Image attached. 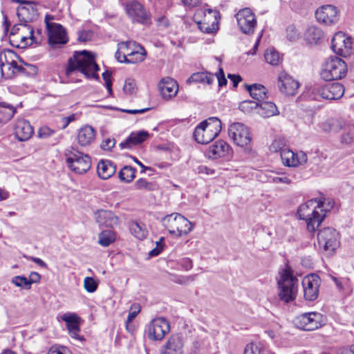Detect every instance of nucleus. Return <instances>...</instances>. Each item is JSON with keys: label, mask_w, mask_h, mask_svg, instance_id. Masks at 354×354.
I'll use <instances>...</instances> for the list:
<instances>
[{"label": "nucleus", "mask_w": 354, "mask_h": 354, "mask_svg": "<svg viewBox=\"0 0 354 354\" xmlns=\"http://www.w3.org/2000/svg\"><path fill=\"white\" fill-rule=\"evenodd\" d=\"M36 10L31 6L28 7L22 6L17 9V16L21 24H15L11 29L10 34V41L12 45L14 41L20 40L21 44H26L27 39L37 42L36 37L34 36L33 28L27 25L26 23L32 21L36 15Z\"/></svg>", "instance_id": "f257e3e1"}, {"label": "nucleus", "mask_w": 354, "mask_h": 354, "mask_svg": "<svg viewBox=\"0 0 354 354\" xmlns=\"http://www.w3.org/2000/svg\"><path fill=\"white\" fill-rule=\"evenodd\" d=\"M75 71H79L88 79H99L97 73L99 66L95 61L94 56L86 50L76 51L73 57L68 59L66 69V75L71 77L72 73Z\"/></svg>", "instance_id": "f03ea898"}, {"label": "nucleus", "mask_w": 354, "mask_h": 354, "mask_svg": "<svg viewBox=\"0 0 354 354\" xmlns=\"http://www.w3.org/2000/svg\"><path fill=\"white\" fill-rule=\"evenodd\" d=\"M328 210L325 207L324 201L312 199L299 206L297 214L300 219L306 221L307 230L314 232L324 221Z\"/></svg>", "instance_id": "7ed1b4c3"}, {"label": "nucleus", "mask_w": 354, "mask_h": 354, "mask_svg": "<svg viewBox=\"0 0 354 354\" xmlns=\"http://www.w3.org/2000/svg\"><path fill=\"white\" fill-rule=\"evenodd\" d=\"M221 129V121L216 117H211L196 127L194 138L198 143L208 144L219 135Z\"/></svg>", "instance_id": "20e7f679"}, {"label": "nucleus", "mask_w": 354, "mask_h": 354, "mask_svg": "<svg viewBox=\"0 0 354 354\" xmlns=\"http://www.w3.org/2000/svg\"><path fill=\"white\" fill-rule=\"evenodd\" d=\"M219 12L210 8L198 9L194 15V20L198 28L205 33L216 32L218 29Z\"/></svg>", "instance_id": "39448f33"}, {"label": "nucleus", "mask_w": 354, "mask_h": 354, "mask_svg": "<svg viewBox=\"0 0 354 354\" xmlns=\"http://www.w3.org/2000/svg\"><path fill=\"white\" fill-rule=\"evenodd\" d=\"M281 300L288 303L295 299L299 286L298 279L294 277L290 270L286 269L278 281Z\"/></svg>", "instance_id": "423d86ee"}, {"label": "nucleus", "mask_w": 354, "mask_h": 354, "mask_svg": "<svg viewBox=\"0 0 354 354\" xmlns=\"http://www.w3.org/2000/svg\"><path fill=\"white\" fill-rule=\"evenodd\" d=\"M162 223L169 234L178 236L187 235L193 228L192 223L178 213H173L165 216L162 219Z\"/></svg>", "instance_id": "0eeeda50"}, {"label": "nucleus", "mask_w": 354, "mask_h": 354, "mask_svg": "<svg viewBox=\"0 0 354 354\" xmlns=\"http://www.w3.org/2000/svg\"><path fill=\"white\" fill-rule=\"evenodd\" d=\"M347 73V65L341 58L331 57L327 59L320 72L321 77L325 81L339 80Z\"/></svg>", "instance_id": "6e6552de"}, {"label": "nucleus", "mask_w": 354, "mask_h": 354, "mask_svg": "<svg viewBox=\"0 0 354 354\" xmlns=\"http://www.w3.org/2000/svg\"><path fill=\"white\" fill-rule=\"evenodd\" d=\"M68 168L73 172L82 174L86 173L91 166V157L74 148L66 149L64 153Z\"/></svg>", "instance_id": "1a4fd4ad"}, {"label": "nucleus", "mask_w": 354, "mask_h": 354, "mask_svg": "<svg viewBox=\"0 0 354 354\" xmlns=\"http://www.w3.org/2000/svg\"><path fill=\"white\" fill-rule=\"evenodd\" d=\"M340 235L333 227H326L320 229L317 233V241L319 248L329 254L333 253L340 244Z\"/></svg>", "instance_id": "9d476101"}, {"label": "nucleus", "mask_w": 354, "mask_h": 354, "mask_svg": "<svg viewBox=\"0 0 354 354\" xmlns=\"http://www.w3.org/2000/svg\"><path fill=\"white\" fill-rule=\"evenodd\" d=\"M228 135L234 143L241 147L248 148L252 142L249 129L241 122H234L230 124L228 128Z\"/></svg>", "instance_id": "9b49d317"}, {"label": "nucleus", "mask_w": 354, "mask_h": 354, "mask_svg": "<svg viewBox=\"0 0 354 354\" xmlns=\"http://www.w3.org/2000/svg\"><path fill=\"white\" fill-rule=\"evenodd\" d=\"M323 315L317 312L302 313L294 319L295 325L304 330H314L320 328L324 323Z\"/></svg>", "instance_id": "f8f14e48"}, {"label": "nucleus", "mask_w": 354, "mask_h": 354, "mask_svg": "<svg viewBox=\"0 0 354 354\" xmlns=\"http://www.w3.org/2000/svg\"><path fill=\"white\" fill-rule=\"evenodd\" d=\"M125 11L133 22L143 25H149L151 23L150 12L137 1L127 2L125 5Z\"/></svg>", "instance_id": "ddd939ff"}, {"label": "nucleus", "mask_w": 354, "mask_h": 354, "mask_svg": "<svg viewBox=\"0 0 354 354\" xmlns=\"http://www.w3.org/2000/svg\"><path fill=\"white\" fill-rule=\"evenodd\" d=\"M353 43L351 37L342 32H336L332 39V49L337 55L347 57L351 55Z\"/></svg>", "instance_id": "4468645a"}, {"label": "nucleus", "mask_w": 354, "mask_h": 354, "mask_svg": "<svg viewBox=\"0 0 354 354\" xmlns=\"http://www.w3.org/2000/svg\"><path fill=\"white\" fill-rule=\"evenodd\" d=\"M238 26L240 30L246 35L254 32L257 26V20L254 14L249 8L240 10L235 15Z\"/></svg>", "instance_id": "2eb2a0df"}, {"label": "nucleus", "mask_w": 354, "mask_h": 354, "mask_svg": "<svg viewBox=\"0 0 354 354\" xmlns=\"http://www.w3.org/2000/svg\"><path fill=\"white\" fill-rule=\"evenodd\" d=\"M170 330L169 322L163 317L153 319L147 327L148 337L150 339L161 340Z\"/></svg>", "instance_id": "dca6fc26"}, {"label": "nucleus", "mask_w": 354, "mask_h": 354, "mask_svg": "<svg viewBox=\"0 0 354 354\" xmlns=\"http://www.w3.org/2000/svg\"><path fill=\"white\" fill-rule=\"evenodd\" d=\"M320 278L316 274H309L304 277L302 286L304 299L307 301H314L319 296Z\"/></svg>", "instance_id": "f3484780"}, {"label": "nucleus", "mask_w": 354, "mask_h": 354, "mask_svg": "<svg viewBox=\"0 0 354 354\" xmlns=\"http://www.w3.org/2000/svg\"><path fill=\"white\" fill-rule=\"evenodd\" d=\"M315 90L322 98L329 100H339L344 93V87L339 82L326 84Z\"/></svg>", "instance_id": "a211bd4d"}, {"label": "nucleus", "mask_w": 354, "mask_h": 354, "mask_svg": "<svg viewBox=\"0 0 354 354\" xmlns=\"http://www.w3.org/2000/svg\"><path fill=\"white\" fill-rule=\"evenodd\" d=\"M317 20L326 25H332L339 19L337 8L331 5H326L318 8L315 12Z\"/></svg>", "instance_id": "6ab92c4d"}, {"label": "nucleus", "mask_w": 354, "mask_h": 354, "mask_svg": "<svg viewBox=\"0 0 354 354\" xmlns=\"http://www.w3.org/2000/svg\"><path fill=\"white\" fill-rule=\"evenodd\" d=\"M299 86V82L285 72H281L278 76V87L281 93L286 95H294Z\"/></svg>", "instance_id": "aec40b11"}, {"label": "nucleus", "mask_w": 354, "mask_h": 354, "mask_svg": "<svg viewBox=\"0 0 354 354\" xmlns=\"http://www.w3.org/2000/svg\"><path fill=\"white\" fill-rule=\"evenodd\" d=\"M48 43L53 48H57L66 44L68 41L66 30L60 25H54L47 30Z\"/></svg>", "instance_id": "412c9836"}, {"label": "nucleus", "mask_w": 354, "mask_h": 354, "mask_svg": "<svg viewBox=\"0 0 354 354\" xmlns=\"http://www.w3.org/2000/svg\"><path fill=\"white\" fill-rule=\"evenodd\" d=\"M281 158L285 165L288 167H297L299 165L306 162L307 155L303 151L295 153L287 148L282 150Z\"/></svg>", "instance_id": "4be33fe9"}, {"label": "nucleus", "mask_w": 354, "mask_h": 354, "mask_svg": "<svg viewBox=\"0 0 354 354\" xmlns=\"http://www.w3.org/2000/svg\"><path fill=\"white\" fill-rule=\"evenodd\" d=\"M208 156L213 159L230 156L232 150L230 146L224 140H220L209 147Z\"/></svg>", "instance_id": "5701e85b"}, {"label": "nucleus", "mask_w": 354, "mask_h": 354, "mask_svg": "<svg viewBox=\"0 0 354 354\" xmlns=\"http://www.w3.org/2000/svg\"><path fill=\"white\" fill-rule=\"evenodd\" d=\"M159 88L161 95L165 100H170L175 97L178 93V85L171 77L163 78L159 83Z\"/></svg>", "instance_id": "b1692460"}, {"label": "nucleus", "mask_w": 354, "mask_h": 354, "mask_svg": "<svg viewBox=\"0 0 354 354\" xmlns=\"http://www.w3.org/2000/svg\"><path fill=\"white\" fill-rule=\"evenodd\" d=\"M33 133V127L28 120H17L15 127V136L18 140L26 141L32 137Z\"/></svg>", "instance_id": "393cba45"}, {"label": "nucleus", "mask_w": 354, "mask_h": 354, "mask_svg": "<svg viewBox=\"0 0 354 354\" xmlns=\"http://www.w3.org/2000/svg\"><path fill=\"white\" fill-rule=\"evenodd\" d=\"M162 354H183V341L181 335H172L165 344Z\"/></svg>", "instance_id": "a878e982"}, {"label": "nucleus", "mask_w": 354, "mask_h": 354, "mask_svg": "<svg viewBox=\"0 0 354 354\" xmlns=\"http://www.w3.org/2000/svg\"><path fill=\"white\" fill-rule=\"evenodd\" d=\"M95 218L100 226L113 227L118 223V218L109 210L100 209L95 213Z\"/></svg>", "instance_id": "bb28decb"}, {"label": "nucleus", "mask_w": 354, "mask_h": 354, "mask_svg": "<svg viewBox=\"0 0 354 354\" xmlns=\"http://www.w3.org/2000/svg\"><path fill=\"white\" fill-rule=\"evenodd\" d=\"M149 137V133L144 130L132 132L124 142L120 144L122 149H131L140 145Z\"/></svg>", "instance_id": "cd10ccee"}, {"label": "nucleus", "mask_w": 354, "mask_h": 354, "mask_svg": "<svg viewBox=\"0 0 354 354\" xmlns=\"http://www.w3.org/2000/svg\"><path fill=\"white\" fill-rule=\"evenodd\" d=\"M95 130L91 126L81 127L77 133V142L82 147L88 146L95 140Z\"/></svg>", "instance_id": "c85d7f7f"}, {"label": "nucleus", "mask_w": 354, "mask_h": 354, "mask_svg": "<svg viewBox=\"0 0 354 354\" xmlns=\"http://www.w3.org/2000/svg\"><path fill=\"white\" fill-rule=\"evenodd\" d=\"M97 174L102 179L111 178L116 171V166L109 160H101L97 167Z\"/></svg>", "instance_id": "c756f323"}, {"label": "nucleus", "mask_w": 354, "mask_h": 354, "mask_svg": "<svg viewBox=\"0 0 354 354\" xmlns=\"http://www.w3.org/2000/svg\"><path fill=\"white\" fill-rule=\"evenodd\" d=\"M37 137L40 139L53 138L51 145H55L63 138V135L62 133H57L55 130L45 125L38 129Z\"/></svg>", "instance_id": "7c9ffc66"}, {"label": "nucleus", "mask_w": 354, "mask_h": 354, "mask_svg": "<svg viewBox=\"0 0 354 354\" xmlns=\"http://www.w3.org/2000/svg\"><path fill=\"white\" fill-rule=\"evenodd\" d=\"M323 37L322 30L315 26H309L304 32L305 40L310 44H317Z\"/></svg>", "instance_id": "2f4dec72"}, {"label": "nucleus", "mask_w": 354, "mask_h": 354, "mask_svg": "<svg viewBox=\"0 0 354 354\" xmlns=\"http://www.w3.org/2000/svg\"><path fill=\"white\" fill-rule=\"evenodd\" d=\"M214 81V76L212 73L205 72H197L193 73L187 80L188 84L192 82H198L203 84H212Z\"/></svg>", "instance_id": "473e14b6"}, {"label": "nucleus", "mask_w": 354, "mask_h": 354, "mask_svg": "<svg viewBox=\"0 0 354 354\" xmlns=\"http://www.w3.org/2000/svg\"><path fill=\"white\" fill-rule=\"evenodd\" d=\"M258 113L264 118H269L277 115L279 111L274 103L265 101L259 104Z\"/></svg>", "instance_id": "72a5a7b5"}, {"label": "nucleus", "mask_w": 354, "mask_h": 354, "mask_svg": "<svg viewBox=\"0 0 354 354\" xmlns=\"http://www.w3.org/2000/svg\"><path fill=\"white\" fill-rule=\"evenodd\" d=\"M62 319L66 322L68 331L80 330L81 318L75 313H67L62 316Z\"/></svg>", "instance_id": "f704fd0d"}, {"label": "nucleus", "mask_w": 354, "mask_h": 354, "mask_svg": "<svg viewBox=\"0 0 354 354\" xmlns=\"http://www.w3.org/2000/svg\"><path fill=\"white\" fill-rule=\"evenodd\" d=\"M247 90L250 96L257 101H261L266 99L267 90L266 87L259 84H254L247 86Z\"/></svg>", "instance_id": "c9c22d12"}, {"label": "nucleus", "mask_w": 354, "mask_h": 354, "mask_svg": "<svg viewBox=\"0 0 354 354\" xmlns=\"http://www.w3.org/2000/svg\"><path fill=\"white\" fill-rule=\"evenodd\" d=\"M131 233L138 239L143 240L148 234L146 225L141 223L131 222L129 225Z\"/></svg>", "instance_id": "e433bc0d"}, {"label": "nucleus", "mask_w": 354, "mask_h": 354, "mask_svg": "<svg viewBox=\"0 0 354 354\" xmlns=\"http://www.w3.org/2000/svg\"><path fill=\"white\" fill-rule=\"evenodd\" d=\"M135 48V50L131 51V55H130L129 59L124 60V63L136 64L145 59L146 51L144 48L137 44Z\"/></svg>", "instance_id": "4c0bfd02"}, {"label": "nucleus", "mask_w": 354, "mask_h": 354, "mask_svg": "<svg viewBox=\"0 0 354 354\" xmlns=\"http://www.w3.org/2000/svg\"><path fill=\"white\" fill-rule=\"evenodd\" d=\"M344 122L340 119H330L322 124V129L324 132L337 131L342 129Z\"/></svg>", "instance_id": "58836bf2"}, {"label": "nucleus", "mask_w": 354, "mask_h": 354, "mask_svg": "<svg viewBox=\"0 0 354 354\" xmlns=\"http://www.w3.org/2000/svg\"><path fill=\"white\" fill-rule=\"evenodd\" d=\"M0 68L2 76L5 78H11L15 75H19L20 64L15 62L12 64L1 66Z\"/></svg>", "instance_id": "ea45409f"}, {"label": "nucleus", "mask_w": 354, "mask_h": 354, "mask_svg": "<svg viewBox=\"0 0 354 354\" xmlns=\"http://www.w3.org/2000/svg\"><path fill=\"white\" fill-rule=\"evenodd\" d=\"M15 109L11 105L0 103V123L10 120L15 113Z\"/></svg>", "instance_id": "a19ab883"}, {"label": "nucleus", "mask_w": 354, "mask_h": 354, "mask_svg": "<svg viewBox=\"0 0 354 354\" xmlns=\"http://www.w3.org/2000/svg\"><path fill=\"white\" fill-rule=\"evenodd\" d=\"M244 354H268V352L262 343L252 342L245 346Z\"/></svg>", "instance_id": "79ce46f5"}, {"label": "nucleus", "mask_w": 354, "mask_h": 354, "mask_svg": "<svg viewBox=\"0 0 354 354\" xmlns=\"http://www.w3.org/2000/svg\"><path fill=\"white\" fill-rule=\"evenodd\" d=\"M18 55L12 50L3 49L0 52V66L17 62Z\"/></svg>", "instance_id": "37998d69"}, {"label": "nucleus", "mask_w": 354, "mask_h": 354, "mask_svg": "<svg viewBox=\"0 0 354 354\" xmlns=\"http://www.w3.org/2000/svg\"><path fill=\"white\" fill-rule=\"evenodd\" d=\"M264 57L266 62L272 66H277L282 62L281 56L274 48L267 49Z\"/></svg>", "instance_id": "c03bdc74"}, {"label": "nucleus", "mask_w": 354, "mask_h": 354, "mask_svg": "<svg viewBox=\"0 0 354 354\" xmlns=\"http://www.w3.org/2000/svg\"><path fill=\"white\" fill-rule=\"evenodd\" d=\"M115 240V234L112 230H104L98 236V243L103 247H107Z\"/></svg>", "instance_id": "a18cd8bd"}, {"label": "nucleus", "mask_w": 354, "mask_h": 354, "mask_svg": "<svg viewBox=\"0 0 354 354\" xmlns=\"http://www.w3.org/2000/svg\"><path fill=\"white\" fill-rule=\"evenodd\" d=\"M136 171V169L131 166H124L119 171L118 176L122 181L130 183L135 178Z\"/></svg>", "instance_id": "49530a36"}, {"label": "nucleus", "mask_w": 354, "mask_h": 354, "mask_svg": "<svg viewBox=\"0 0 354 354\" xmlns=\"http://www.w3.org/2000/svg\"><path fill=\"white\" fill-rule=\"evenodd\" d=\"M137 43L132 41H122L118 44L120 46V50L122 53V61L124 62V60L129 59L130 55H131V51L135 50V47L136 46Z\"/></svg>", "instance_id": "de8ad7c7"}, {"label": "nucleus", "mask_w": 354, "mask_h": 354, "mask_svg": "<svg viewBox=\"0 0 354 354\" xmlns=\"http://www.w3.org/2000/svg\"><path fill=\"white\" fill-rule=\"evenodd\" d=\"M259 103L252 100L242 101L239 106V109L245 113H250L254 109H258Z\"/></svg>", "instance_id": "09e8293b"}, {"label": "nucleus", "mask_w": 354, "mask_h": 354, "mask_svg": "<svg viewBox=\"0 0 354 354\" xmlns=\"http://www.w3.org/2000/svg\"><path fill=\"white\" fill-rule=\"evenodd\" d=\"M37 73V68L32 64H25L21 62L20 64L19 74L28 76H33Z\"/></svg>", "instance_id": "8fccbe9b"}, {"label": "nucleus", "mask_w": 354, "mask_h": 354, "mask_svg": "<svg viewBox=\"0 0 354 354\" xmlns=\"http://www.w3.org/2000/svg\"><path fill=\"white\" fill-rule=\"evenodd\" d=\"M11 281L17 287L23 288L27 290H29L31 286L28 279L24 276H15L12 279Z\"/></svg>", "instance_id": "3c124183"}, {"label": "nucleus", "mask_w": 354, "mask_h": 354, "mask_svg": "<svg viewBox=\"0 0 354 354\" xmlns=\"http://www.w3.org/2000/svg\"><path fill=\"white\" fill-rule=\"evenodd\" d=\"M141 307L139 304H133L129 310V313L127 319V329L129 330V324L131 322L138 314L140 312Z\"/></svg>", "instance_id": "603ef678"}, {"label": "nucleus", "mask_w": 354, "mask_h": 354, "mask_svg": "<svg viewBox=\"0 0 354 354\" xmlns=\"http://www.w3.org/2000/svg\"><path fill=\"white\" fill-rule=\"evenodd\" d=\"M98 287V283L91 277H86L84 279V288L88 292H94Z\"/></svg>", "instance_id": "864d4df0"}, {"label": "nucleus", "mask_w": 354, "mask_h": 354, "mask_svg": "<svg viewBox=\"0 0 354 354\" xmlns=\"http://www.w3.org/2000/svg\"><path fill=\"white\" fill-rule=\"evenodd\" d=\"M285 149L287 148L286 147L284 140L280 138L275 139L270 146V150L273 153H277L280 151L281 153L282 150Z\"/></svg>", "instance_id": "5fc2aeb1"}, {"label": "nucleus", "mask_w": 354, "mask_h": 354, "mask_svg": "<svg viewBox=\"0 0 354 354\" xmlns=\"http://www.w3.org/2000/svg\"><path fill=\"white\" fill-rule=\"evenodd\" d=\"M299 37V32L293 25L289 26L286 28V37L290 41H296Z\"/></svg>", "instance_id": "6e6d98bb"}, {"label": "nucleus", "mask_w": 354, "mask_h": 354, "mask_svg": "<svg viewBox=\"0 0 354 354\" xmlns=\"http://www.w3.org/2000/svg\"><path fill=\"white\" fill-rule=\"evenodd\" d=\"M135 185L136 188L139 189L153 190L154 188V185L152 183L144 178H140L136 180Z\"/></svg>", "instance_id": "4d7b16f0"}, {"label": "nucleus", "mask_w": 354, "mask_h": 354, "mask_svg": "<svg viewBox=\"0 0 354 354\" xmlns=\"http://www.w3.org/2000/svg\"><path fill=\"white\" fill-rule=\"evenodd\" d=\"M47 354H71V353L65 346L55 345L50 347Z\"/></svg>", "instance_id": "13d9d810"}, {"label": "nucleus", "mask_w": 354, "mask_h": 354, "mask_svg": "<svg viewBox=\"0 0 354 354\" xmlns=\"http://www.w3.org/2000/svg\"><path fill=\"white\" fill-rule=\"evenodd\" d=\"M270 181L274 183H283L290 184L291 183V179L286 174H282L280 176H273L270 178Z\"/></svg>", "instance_id": "bf43d9fd"}, {"label": "nucleus", "mask_w": 354, "mask_h": 354, "mask_svg": "<svg viewBox=\"0 0 354 354\" xmlns=\"http://www.w3.org/2000/svg\"><path fill=\"white\" fill-rule=\"evenodd\" d=\"M115 145L114 138H106L102 142L101 148L105 151L111 150Z\"/></svg>", "instance_id": "052dcab7"}, {"label": "nucleus", "mask_w": 354, "mask_h": 354, "mask_svg": "<svg viewBox=\"0 0 354 354\" xmlns=\"http://www.w3.org/2000/svg\"><path fill=\"white\" fill-rule=\"evenodd\" d=\"M135 81L132 79L129 78L126 80L123 89L125 91V93L131 94L133 93L135 90Z\"/></svg>", "instance_id": "680f3d73"}, {"label": "nucleus", "mask_w": 354, "mask_h": 354, "mask_svg": "<svg viewBox=\"0 0 354 354\" xmlns=\"http://www.w3.org/2000/svg\"><path fill=\"white\" fill-rule=\"evenodd\" d=\"M111 73L109 71H106L102 73L103 80L105 82L106 87L108 89L109 93H111V92H112V88H111L112 83H111Z\"/></svg>", "instance_id": "e2e57ef3"}, {"label": "nucleus", "mask_w": 354, "mask_h": 354, "mask_svg": "<svg viewBox=\"0 0 354 354\" xmlns=\"http://www.w3.org/2000/svg\"><path fill=\"white\" fill-rule=\"evenodd\" d=\"M216 77L218 80V86L221 87L227 84V81L225 77L223 70L221 68H219V71L216 74Z\"/></svg>", "instance_id": "0e129e2a"}, {"label": "nucleus", "mask_w": 354, "mask_h": 354, "mask_svg": "<svg viewBox=\"0 0 354 354\" xmlns=\"http://www.w3.org/2000/svg\"><path fill=\"white\" fill-rule=\"evenodd\" d=\"M179 263L186 270H189L193 267L192 261L189 258L180 259Z\"/></svg>", "instance_id": "69168bd1"}, {"label": "nucleus", "mask_w": 354, "mask_h": 354, "mask_svg": "<svg viewBox=\"0 0 354 354\" xmlns=\"http://www.w3.org/2000/svg\"><path fill=\"white\" fill-rule=\"evenodd\" d=\"M354 140V132H348L344 133L342 136L341 141L344 144H349Z\"/></svg>", "instance_id": "338daca9"}, {"label": "nucleus", "mask_w": 354, "mask_h": 354, "mask_svg": "<svg viewBox=\"0 0 354 354\" xmlns=\"http://www.w3.org/2000/svg\"><path fill=\"white\" fill-rule=\"evenodd\" d=\"M80 332V330H70L68 331L69 333V335L70 336L75 339H77V340H79L80 342H82L84 340V338L83 337L82 335H81L80 334H79V333Z\"/></svg>", "instance_id": "774afa93"}]
</instances>
